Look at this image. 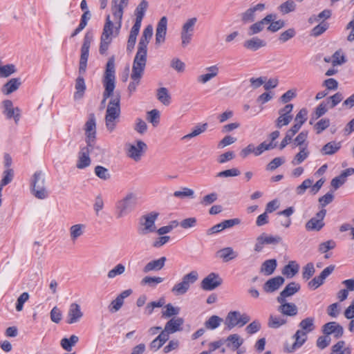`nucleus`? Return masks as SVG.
Here are the masks:
<instances>
[{
  "label": "nucleus",
  "mask_w": 354,
  "mask_h": 354,
  "mask_svg": "<svg viewBox=\"0 0 354 354\" xmlns=\"http://www.w3.org/2000/svg\"><path fill=\"white\" fill-rule=\"evenodd\" d=\"M105 90L103 93V98L99 105V111H102L106 108V124L109 126L111 122V58L106 62L104 77L103 80Z\"/></svg>",
  "instance_id": "obj_1"
},
{
  "label": "nucleus",
  "mask_w": 354,
  "mask_h": 354,
  "mask_svg": "<svg viewBox=\"0 0 354 354\" xmlns=\"http://www.w3.org/2000/svg\"><path fill=\"white\" fill-rule=\"evenodd\" d=\"M138 196L134 193L128 194L124 198L115 203L117 218H122L132 212L138 204Z\"/></svg>",
  "instance_id": "obj_2"
},
{
  "label": "nucleus",
  "mask_w": 354,
  "mask_h": 354,
  "mask_svg": "<svg viewBox=\"0 0 354 354\" xmlns=\"http://www.w3.org/2000/svg\"><path fill=\"white\" fill-rule=\"evenodd\" d=\"M153 35V27L151 25L147 26L143 30L142 35L140 39L138 50L134 59L147 62V46Z\"/></svg>",
  "instance_id": "obj_3"
},
{
  "label": "nucleus",
  "mask_w": 354,
  "mask_h": 354,
  "mask_svg": "<svg viewBox=\"0 0 354 354\" xmlns=\"http://www.w3.org/2000/svg\"><path fill=\"white\" fill-rule=\"evenodd\" d=\"M147 150V144L140 140H135L133 143H127L125 145L127 156L136 162L142 160Z\"/></svg>",
  "instance_id": "obj_4"
},
{
  "label": "nucleus",
  "mask_w": 354,
  "mask_h": 354,
  "mask_svg": "<svg viewBox=\"0 0 354 354\" xmlns=\"http://www.w3.org/2000/svg\"><path fill=\"white\" fill-rule=\"evenodd\" d=\"M31 192L38 199H44L48 196L45 186V178L41 171H36L31 180Z\"/></svg>",
  "instance_id": "obj_5"
},
{
  "label": "nucleus",
  "mask_w": 354,
  "mask_h": 354,
  "mask_svg": "<svg viewBox=\"0 0 354 354\" xmlns=\"http://www.w3.org/2000/svg\"><path fill=\"white\" fill-rule=\"evenodd\" d=\"M198 279V274L196 270H192L185 274L182 281L174 286L171 292L175 295H185L189 289L192 284L194 283Z\"/></svg>",
  "instance_id": "obj_6"
},
{
  "label": "nucleus",
  "mask_w": 354,
  "mask_h": 354,
  "mask_svg": "<svg viewBox=\"0 0 354 354\" xmlns=\"http://www.w3.org/2000/svg\"><path fill=\"white\" fill-rule=\"evenodd\" d=\"M159 214L151 212L141 216L139 221L138 233L140 235H147L149 233L156 231L155 222L158 218Z\"/></svg>",
  "instance_id": "obj_7"
},
{
  "label": "nucleus",
  "mask_w": 354,
  "mask_h": 354,
  "mask_svg": "<svg viewBox=\"0 0 354 354\" xmlns=\"http://www.w3.org/2000/svg\"><path fill=\"white\" fill-rule=\"evenodd\" d=\"M93 34L90 32H87L84 37L80 59V74H84L86 72L87 61L89 55V48L93 41Z\"/></svg>",
  "instance_id": "obj_8"
},
{
  "label": "nucleus",
  "mask_w": 354,
  "mask_h": 354,
  "mask_svg": "<svg viewBox=\"0 0 354 354\" xmlns=\"http://www.w3.org/2000/svg\"><path fill=\"white\" fill-rule=\"evenodd\" d=\"M147 62L133 59L131 78L133 80L129 85L130 93L134 92L139 84L140 80L142 77Z\"/></svg>",
  "instance_id": "obj_9"
},
{
  "label": "nucleus",
  "mask_w": 354,
  "mask_h": 354,
  "mask_svg": "<svg viewBox=\"0 0 354 354\" xmlns=\"http://www.w3.org/2000/svg\"><path fill=\"white\" fill-rule=\"evenodd\" d=\"M111 46V19L110 15L106 16V22L100 37L99 53L101 55H108Z\"/></svg>",
  "instance_id": "obj_10"
},
{
  "label": "nucleus",
  "mask_w": 354,
  "mask_h": 354,
  "mask_svg": "<svg viewBox=\"0 0 354 354\" xmlns=\"http://www.w3.org/2000/svg\"><path fill=\"white\" fill-rule=\"evenodd\" d=\"M197 18L192 17L188 19L183 25L180 32L181 45L183 47H186L191 42Z\"/></svg>",
  "instance_id": "obj_11"
},
{
  "label": "nucleus",
  "mask_w": 354,
  "mask_h": 354,
  "mask_svg": "<svg viewBox=\"0 0 354 354\" xmlns=\"http://www.w3.org/2000/svg\"><path fill=\"white\" fill-rule=\"evenodd\" d=\"M223 283L222 278L215 272L209 273L201 281V287L204 290H213Z\"/></svg>",
  "instance_id": "obj_12"
},
{
  "label": "nucleus",
  "mask_w": 354,
  "mask_h": 354,
  "mask_svg": "<svg viewBox=\"0 0 354 354\" xmlns=\"http://www.w3.org/2000/svg\"><path fill=\"white\" fill-rule=\"evenodd\" d=\"M326 214V210L325 209H322L316 214L315 217L310 218L306 223V229L308 231H319L324 226V218Z\"/></svg>",
  "instance_id": "obj_13"
},
{
  "label": "nucleus",
  "mask_w": 354,
  "mask_h": 354,
  "mask_svg": "<svg viewBox=\"0 0 354 354\" xmlns=\"http://www.w3.org/2000/svg\"><path fill=\"white\" fill-rule=\"evenodd\" d=\"M277 301L279 304L277 310L283 317H295L298 314V308L295 304L288 302L286 299H277Z\"/></svg>",
  "instance_id": "obj_14"
},
{
  "label": "nucleus",
  "mask_w": 354,
  "mask_h": 354,
  "mask_svg": "<svg viewBox=\"0 0 354 354\" xmlns=\"http://www.w3.org/2000/svg\"><path fill=\"white\" fill-rule=\"evenodd\" d=\"M82 317L83 312L80 306L77 303L71 304L66 314V323L68 324L77 323Z\"/></svg>",
  "instance_id": "obj_15"
},
{
  "label": "nucleus",
  "mask_w": 354,
  "mask_h": 354,
  "mask_svg": "<svg viewBox=\"0 0 354 354\" xmlns=\"http://www.w3.org/2000/svg\"><path fill=\"white\" fill-rule=\"evenodd\" d=\"M322 333L329 337L330 335H333L336 339L342 337L344 334L343 327L336 322H330L325 324L322 326Z\"/></svg>",
  "instance_id": "obj_16"
},
{
  "label": "nucleus",
  "mask_w": 354,
  "mask_h": 354,
  "mask_svg": "<svg viewBox=\"0 0 354 354\" xmlns=\"http://www.w3.org/2000/svg\"><path fill=\"white\" fill-rule=\"evenodd\" d=\"M129 0H120L119 3L115 5L116 10L113 13L115 22L112 23V35H113V28H115V35L118 34L119 30L121 28L122 19L123 15V10L128 5Z\"/></svg>",
  "instance_id": "obj_17"
},
{
  "label": "nucleus",
  "mask_w": 354,
  "mask_h": 354,
  "mask_svg": "<svg viewBox=\"0 0 354 354\" xmlns=\"http://www.w3.org/2000/svg\"><path fill=\"white\" fill-rule=\"evenodd\" d=\"M114 84L112 80V129L115 126L116 123L119 121L120 115V96L119 93H113Z\"/></svg>",
  "instance_id": "obj_18"
},
{
  "label": "nucleus",
  "mask_w": 354,
  "mask_h": 354,
  "mask_svg": "<svg viewBox=\"0 0 354 354\" xmlns=\"http://www.w3.org/2000/svg\"><path fill=\"white\" fill-rule=\"evenodd\" d=\"M335 270V266L330 265L324 268L320 274L313 278L310 281L308 282V287L315 290L324 282V280L333 272Z\"/></svg>",
  "instance_id": "obj_19"
},
{
  "label": "nucleus",
  "mask_w": 354,
  "mask_h": 354,
  "mask_svg": "<svg viewBox=\"0 0 354 354\" xmlns=\"http://www.w3.org/2000/svg\"><path fill=\"white\" fill-rule=\"evenodd\" d=\"M276 15L270 14L266 16L261 21L251 25L248 30V35H253L262 31L265 26L269 24L272 21L276 19Z\"/></svg>",
  "instance_id": "obj_20"
},
{
  "label": "nucleus",
  "mask_w": 354,
  "mask_h": 354,
  "mask_svg": "<svg viewBox=\"0 0 354 354\" xmlns=\"http://www.w3.org/2000/svg\"><path fill=\"white\" fill-rule=\"evenodd\" d=\"M295 342L290 346L285 347V350L288 353H292L301 347L307 340V333L305 331L297 330L292 336Z\"/></svg>",
  "instance_id": "obj_21"
},
{
  "label": "nucleus",
  "mask_w": 354,
  "mask_h": 354,
  "mask_svg": "<svg viewBox=\"0 0 354 354\" xmlns=\"http://www.w3.org/2000/svg\"><path fill=\"white\" fill-rule=\"evenodd\" d=\"M167 19L162 17L158 23L156 31V43L160 44L165 40L167 32Z\"/></svg>",
  "instance_id": "obj_22"
},
{
  "label": "nucleus",
  "mask_w": 354,
  "mask_h": 354,
  "mask_svg": "<svg viewBox=\"0 0 354 354\" xmlns=\"http://www.w3.org/2000/svg\"><path fill=\"white\" fill-rule=\"evenodd\" d=\"M284 279L278 276L270 279L263 285V290L268 293L273 292L277 290L284 283Z\"/></svg>",
  "instance_id": "obj_23"
},
{
  "label": "nucleus",
  "mask_w": 354,
  "mask_h": 354,
  "mask_svg": "<svg viewBox=\"0 0 354 354\" xmlns=\"http://www.w3.org/2000/svg\"><path fill=\"white\" fill-rule=\"evenodd\" d=\"M148 2L146 0H142L135 10L136 21L133 27H141V23L148 8Z\"/></svg>",
  "instance_id": "obj_24"
},
{
  "label": "nucleus",
  "mask_w": 354,
  "mask_h": 354,
  "mask_svg": "<svg viewBox=\"0 0 354 354\" xmlns=\"http://www.w3.org/2000/svg\"><path fill=\"white\" fill-rule=\"evenodd\" d=\"M300 290V285L296 282L289 283L285 288L280 292L277 299H286L287 297H291Z\"/></svg>",
  "instance_id": "obj_25"
},
{
  "label": "nucleus",
  "mask_w": 354,
  "mask_h": 354,
  "mask_svg": "<svg viewBox=\"0 0 354 354\" xmlns=\"http://www.w3.org/2000/svg\"><path fill=\"white\" fill-rule=\"evenodd\" d=\"M3 106L4 108L3 113L7 116L8 118H13L15 122L19 120V110L18 108L15 109L11 100H6L3 102Z\"/></svg>",
  "instance_id": "obj_26"
},
{
  "label": "nucleus",
  "mask_w": 354,
  "mask_h": 354,
  "mask_svg": "<svg viewBox=\"0 0 354 354\" xmlns=\"http://www.w3.org/2000/svg\"><path fill=\"white\" fill-rule=\"evenodd\" d=\"M288 323V319L282 315H270L268 319V327L270 328L277 329L286 325Z\"/></svg>",
  "instance_id": "obj_27"
},
{
  "label": "nucleus",
  "mask_w": 354,
  "mask_h": 354,
  "mask_svg": "<svg viewBox=\"0 0 354 354\" xmlns=\"http://www.w3.org/2000/svg\"><path fill=\"white\" fill-rule=\"evenodd\" d=\"M167 261L165 257H162L158 259L153 260L147 263L143 268V272L147 273L151 271L160 270L165 266Z\"/></svg>",
  "instance_id": "obj_28"
},
{
  "label": "nucleus",
  "mask_w": 354,
  "mask_h": 354,
  "mask_svg": "<svg viewBox=\"0 0 354 354\" xmlns=\"http://www.w3.org/2000/svg\"><path fill=\"white\" fill-rule=\"evenodd\" d=\"M205 71H207V73L201 75L197 78L198 82L202 84H205L217 76L219 72V68L216 65H214L206 68Z\"/></svg>",
  "instance_id": "obj_29"
},
{
  "label": "nucleus",
  "mask_w": 354,
  "mask_h": 354,
  "mask_svg": "<svg viewBox=\"0 0 354 354\" xmlns=\"http://www.w3.org/2000/svg\"><path fill=\"white\" fill-rule=\"evenodd\" d=\"M266 42L257 37H252L244 41L243 46L250 50L256 51L258 49L265 47Z\"/></svg>",
  "instance_id": "obj_30"
},
{
  "label": "nucleus",
  "mask_w": 354,
  "mask_h": 354,
  "mask_svg": "<svg viewBox=\"0 0 354 354\" xmlns=\"http://www.w3.org/2000/svg\"><path fill=\"white\" fill-rule=\"evenodd\" d=\"M239 311H230L225 319L226 329L230 330L235 326H239Z\"/></svg>",
  "instance_id": "obj_31"
},
{
  "label": "nucleus",
  "mask_w": 354,
  "mask_h": 354,
  "mask_svg": "<svg viewBox=\"0 0 354 354\" xmlns=\"http://www.w3.org/2000/svg\"><path fill=\"white\" fill-rule=\"evenodd\" d=\"M226 342L227 346L228 348L235 351L243 344L244 340L240 337L239 335L232 334L230 335L225 340H224V342Z\"/></svg>",
  "instance_id": "obj_32"
},
{
  "label": "nucleus",
  "mask_w": 354,
  "mask_h": 354,
  "mask_svg": "<svg viewBox=\"0 0 354 354\" xmlns=\"http://www.w3.org/2000/svg\"><path fill=\"white\" fill-rule=\"evenodd\" d=\"M86 149H81L78 155V160L77 162V167L78 169H84L91 165V159Z\"/></svg>",
  "instance_id": "obj_33"
},
{
  "label": "nucleus",
  "mask_w": 354,
  "mask_h": 354,
  "mask_svg": "<svg viewBox=\"0 0 354 354\" xmlns=\"http://www.w3.org/2000/svg\"><path fill=\"white\" fill-rule=\"evenodd\" d=\"M85 134L86 138L93 137L95 138L96 135V124L95 118L93 113L90 114L88 120L85 124Z\"/></svg>",
  "instance_id": "obj_34"
},
{
  "label": "nucleus",
  "mask_w": 354,
  "mask_h": 354,
  "mask_svg": "<svg viewBox=\"0 0 354 354\" xmlns=\"http://www.w3.org/2000/svg\"><path fill=\"white\" fill-rule=\"evenodd\" d=\"M157 100L163 105L169 106L171 102V97L165 87H160L156 91Z\"/></svg>",
  "instance_id": "obj_35"
},
{
  "label": "nucleus",
  "mask_w": 354,
  "mask_h": 354,
  "mask_svg": "<svg viewBox=\"0 0 354 354\" xmlns=\"http://www.w3.org/2000/svg\"><path fill=\"white\" fill-rule=\"evenodd\" d=\"M217 254L225 262L230 261L238 257V253L231 247L224 248L218 250Z\"/></svg>",
  "instance_id": "obj_36"
},
{
  "label": "nucleus",
  "mask_w": 354,
  "mask_h": 354,
  "mask_svg": "<svg viewBox=\"0 0 354 354\" xmlns=\"http://www.w3.org/2000/svg\"><path fill=\"white\" fill-rule=\"evenodd\" d=\"M183 323L184 320L181 317L171 318L166 323L165 328L169 333H174L180 330V327Z\"/></svg>",
  "instance_id": "obj_37"
},
{
  "label": "nucleus",
  "mask_w": 354,
  "mask_h": 354,
  "mask_svg": "<svg viewBox=\"0 0 354 354\" xmlns=\"http://www.w3.org/2000/svg\"><path fill=\"white\" fill-rule=\"evenodd\" d=\"M277 266V260L274 259L266 260L261 266V272L265 275H271Z\"/></svg>",
  "instance_id": "obj_38"
},
{
  "label": "nucleus",
  "mask_w": 354,
  "mask_h": 354,
  "mask_svg": "<svg viewBox=\"0 0 354 354\" xmlns=\"http://www.w3.org/2000/svg\"><path fill=\"white\" fill-rule=\"evenodd\" d=\"M76 92L74 93L75 100H80L83 97L86 91V84L82 76H79L75 81Z\"/></svg>",
  "instance_id": "obj_39"
},
{
  "label": "nucleus",
  "mask_w": 354,
  "mask_h": 354,
  "mask_svg": "<svg viewBox=\"0 0 354 354\" xmlns=\"http://www.w3.org/2000/svg\"><path fill=\"white\" fill-rule=\"evenodd\" d=\"M20 85L21 81L19 78H12L3 85L2 92L5 95L10 94L17 90Z\"/></svg>",
  "instance_id": "obj_40"
},
{
  "label": "nucleus",
  "mask_w": 354,
  "mask_h": 354,
  "mask_svg": "<svg viewBox=\"0 0 354 354\" xmlns=\"http://www.w3.org/2000/svg\"><path fill=\"white\" fill-rule=\"evenodd\" d=\"M299 327L301 328L300 330L305 331L307 334L313 331L315 328V318L308 317L302 319L299 324Z\"/></svg>",
  "instance_id": "obj_41"
},
{
  "label": "nucleus",
  "mask_w": 354,
  "mask_h": 354,
  "mask_svg": "<svg viewBox=\"0 0 354 354\" xmlns=\"http://www.w3.org/2000/svg\"><path fill=\"white\" fill-rule=\"evenodd\" d=\"M86 142L87 144L86 146L82 149H86L88 154L97 156L101 153L102 149L95 145V138H86Z\"/></svg>",
  "instance_id": "obj_42"
},
{
  "label": "nucleus",
  "mask_w": 354,
  "mask_h": 354,
  "mask_svg": "<svg viewBox=\"0 0 354 354\" xmlns=\"http://www.w3.org/2000/svg\"><path fill=\"white\" fill-rule=\"evenodd\" d=\"M132 293L131 289H128L122 292L115 300L112 301V308L115 311H118L120 309L124 303V299L129 297Z\"/></svg>",
  "instance_id": "obj_43"
},
{
  "label": "nucleus",
  "mask_w": 354,
  "mask_h": 354,
  "mask_svg": "<svg viewBox=\"0 0 354 354\" xmlns=\"http://www.w3.org/2000/svg\"><path fill=\"white\" fill-rule=\"evenodd\" d=\"M299 265L295 261H290L282 270V274L287 278L293 277L299 271Z\"/></svg>",
  "instance_id": "obj_44"
},
{
  "label": "nucleus",
  "mask_w": 354,
  "mask_h": 354,
  "mask_svg": "<svg viewBox=\"0 0 354 354\" xmlns=\"http://www.w3.org/2000/svg\"><path fill=\"white\" fill-rule=\"evenodd\" d=\"M78 341L79 337L75 335H72L69 338L64 337L60 341V345L64 350L71 351Z\"/></svg>",
  "instance_id": "obj_45"
},
{
  "label": "nucleus",
  "mask_w": 354,
  "mask_h": 354,
  "mask_svg": "<svg viewBox=\"0 0 354 354\" xmlns=\"http://www.w3.org/2000/svg\"><path fill=\"white\" fill-rule=\"evenodd\" d=\"M85 228L86 226L84 224H75L72 225L69 229L71 241H75L81 236L84 234Z\"/></svg>",
  "instance_id": "obj_46"
},
{
  "label": "nucleus",
  "mask_w": 354,
  "mask_h": 354,
  "mask_svg": "<svg viewBox=\"0 0 354 354\" xmlns=\"http://www.w3.org/2000/svg\"><path fill=\"white\" fill-rule=\"evenodd\" d=\"M346 342L344 340L337 342L331 348L330 354H351L350 347H345Z\"/></svg>",
  "instance_id": "obj_47"
},
{
  "label": "nucleus",
  "mask_w": 354,
  "mask_h": 354,
  "mask_svg": "<svg viewBox=\"0 0 354 354\" xmlns=\"http://www.w3.org/2000/svg\"><path fill=\"white\" fill-rule=\"evenodd\" d=\"M140 28H139L132 26L130 33H129V39L127 41V50L128 52L131 53L133 51V50L135 47V44L136 43L137 36L140 32Z\"/></svg>",
  "instance_id": "obj_48"
},
{
  "label": "nucleus",
  "mask_w": 354,
  "mask_h": 354,
  "mask_svg": "<svg viewBox=\"0 0 354 354\" xmlns=\"http://www.w3.org/2000/svg\"><path fill=\"white\" fill-rule=\"evenodd\" d=\"M340 148V142H330L322 147L321 152L324 155H333Z\"/></svg>",
  "instance_id": "obj_49"
},
{
  "label": "nucleus",
  "mask_w": 354,
  "mask_h": 354,
  "mask_svg": "<svg viewBox=\"0 0 354 354\" xmlns=\"http://www.w3.org/2000/svg\"><path fill=\"white\" fill-rule=\"evenodd\" d=\"M308 155L309 151H308L307 148L306 147H301L299 152L295 155L291 161V164L292 165H297L301 164L308 158Z\"/></svg>",
  "instance_id": "obj_50"
},
{
  "label": "nucleus",
  "mask_w": 354,
  "mask_h": 354,
  "mask_svg": "<svg viewBox=\"0 0 354 354\" xmlns=\"http://www.w3.org/2000/svg\"><path fill=\"white\" fill-rule=\"evenodd\" d=\"M174 197L184 199L186 198H194V191L188 187H182L180 190L176 191L173 194Z\"/></svg>",
  "instance_id": "obj_51"
},
{
  "label": "nucleus",
  "mask_w": 354,
  "mask_h": 354,
  "mask_svg": "<svg viewBox=\"0 0 354 354\" xmlns=\"http://www.w3.org/2000/svg\"><path fill=\"white\" fill-rule=\"evenodd\" d=\"M223 319L220 317L212 315L205 322V326L207 329L214 330L221 325Z\"/></svg>",
  "instance_id": "obj_52"
},
{
  "label": "nucleus",
  "mask_w": 354,
  "mask_h": 354,
  "mask_svg": "<svg viewBox=\"0 0 354 354\" xmlns=\"http://www.w3.org/2000/svg\"><path fill=\"white\" fill-rule=\"evenodd\" d=\"M327 110L326 104L324 102L320 103L312 114L310 124H313V121L324 115L327 112Z\"/></svg>",
  "instance_id": "obj_53"
},
{
  "label": "nucleus",
  "mask_w": 354,
  "mask_h": 354,
  "mask_svg": "<svg viewBox=\"0 0 354 354\" xmlns=\"http://www.w3.org/2000/svg\"><path fill=\"white\" fill-rule=\"evenodd\" d=\"M207 128V123H204L201 125H198L193 129L192 131L190 133H188V134L184 136L182 138V139L187 140V139H190L194 137H196V136L200 135L201 133L205 132L206 131Z\"/></svg>",
  "instance_id": "obj_54"
},
{
  "label": "nucleus",
  "mask_w": 354,
  "mask_h": 354,
  "mask_svg": "<svg viewBox=\"0 0 354 354\" xmlns=\"http://www.w3.org/2000/svg\"><path fill=\"white\" fill-rule=\"evenodd\" d=\"M296 8V4L293 0H288L281 3L278 9L282 14H288L293 12Z\"/></svg>",
  "instance_id": "obj_55"
},
{
  "label": "nucleus",
  "mask_w": 354,
  "mask_h": 354,
  "mask_svg": "<svg viewBox=\"0 0 354 354\" xmlns=\"http://www.w3.org/2000/svg\"><path fill=\"white\" fill-rule=\"evenodd\" d=\"M16 72V67L14 64H6L0 67V78H6Z\"/></svg>",
  "instance_id": "obj_56"
},
{
  "label": "nucleus",
  "mask_w": 354,
  "mask_h": 354,
  "mask_svg": "<svg viewBox=\"0 0 354 354\" xmlns=\"http://www.w3.org/2000/svg\"><path fill=\"white\" fill-rule=\"evenodd\" d=\"M308 137V132L306 131H303L298 134V136L294 140V145L298 146L300 148L303 147H306L307 148L308 142H306V139Z\"/></svg>",
  "instance_id": "obj_57"
},
{
  "label": "nucleus",
  "mask_w": 354,
  "mask_h": 354,
  "mask_svg": "<svg viewBox=\"0 0 354 354\" xmlns=\"http://www.w3.org/2000/svg\"><path fill=\"white\" fill-rule=\"evenodd\" d=\"M276 147V144L272 142L267 143L266 142H263L255 149V156H259L261 155L265 151H268L274 149Z\"/></svg>",
  "instance_id": "obj_58"
},
{
  "label": "nucleus",
  "mask_w": 354,
  "mask_h": 354,
  "mask_svg": "<svg viewBox=\"0 0 354 354\" xmlns=\"http://www.w3.org/2000/svg\"><path fill=\"white\" fill-rule=\"evenodd\" d=\"M279 116L276 120V127L277 128H281L283 126L288 125L292 120V115H285L279 113Z\"/></svg>",
  "instance_id": "obj_59"
},
{
  "label": "nucleus",
  "mask_w": 354,
  "mask_h": 354,
  "mask_svg": "<svg viewBox=\"0 0 354 354\" xmlns=\"http://www.w3.org/2000/svg\"><path fill=\"white\" fill-rule=\"evenodd\" d=\"M328 28V24L324 21H322L317 26H315L312 30L310 35L313 37H318L323 34L327 29Z\"/></svg>",
  "instance_id": "obj_60"
},
{
  "label": "nucleus",
  "mask_w": 354,
  "mask_h": 354,
  "mask_svg": "<svg viewBox=\"0 0 354 354\" xmlns=\"http://www.w3.org/2000/svg\"><path fill=\"white\" fill-rule=\"evenodd\" d=\"M147 120L151 122L153 126L156 127L160 122V112L157 109H153L147 112Z\"/></svg>",
  "instance_id": "obj_61"
},
{
  "label": "nucleus",
  "mask_w": 354,
  "mask_h": 354,
  "mask_svg": "<svg viewBox=\"0 0 354 354\" xmlns=\"http://www.w3.org/2000/svg\"><path fill=\"white\" fill-rule=\"evenodd\" d=\"M259 236L262 239L265 245L277 244L281 241V238L279 236H271L263 233Z\"/></svg>",
  "instance_id": "obj_62"
},
{
  "label": "nucleus",
  "mask_w": 354,
  "mask_h": 354,
  "mask_svg": "<svg viewBox=\"0 0 354 354\" xmlns=\"http://www.w3.org/2000/svg\"><path fill=\"white\" fill-rule=\"evenodd\" d=\"M164 279L160 277H145L142 279L141 283L147 284L151 287H156L157 284L162 283Z\"/></svg>",
  "instance_id": "obj_63"
},
{
  "label": "nucleus",
  "mask_w": 354,
  "mask_h": 354,
  "mask_svg": "<svg viewBox=\"0 0 354 354\" xmlns=\"http://www.w3.org/2000/svg\"><path fill=\"white\" fill-rule=\"evenodd\" d=\"M255 19V12L252 8H248L241 14V21L246 24L253 22Z\"/></svg>",
  "instance_id": "obj_64"
}]
</instances>
